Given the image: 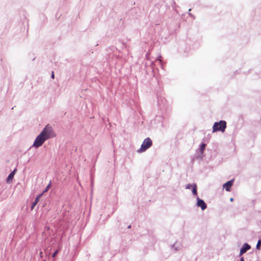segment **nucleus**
Listing matches in <instances>:
<instances>
[{
  "label": "nucleus",
  "mask_w": 261,
  "mask_h": 261,
  "mask_svg": "<svg viewBox=\"0 0 261 261\" xmlns=\"http://www.w3.org/2000/svg\"><path fill=\"white\" fill-rule=\"evenodd\" d=\"M51 77L54 79L55 78V75H54V72H52V73H51Z\"/></svg>",
  "instance_id": "obj_16"
},
{
  "label": "nucleus",
  "mask_w": 261,
  "mask_h": 261,
  "mask_svg": "<svg viewBox=\"0 0 261 261\" xmlns=\"http://www.w3.org/2000/svg\"><path fill=\"white\" fill-rule=\"evenodd\" d=\"M206 145L204 143H201L200 145L199 150L201 153H203L205 148Z\"/></svg>",
  "instance_id": "obj_11"
},
{
  "label": "nucleus",
  "mask_w": 261,
  "mask_h": 261,
  "mask_svg": "<svg viewBox=\"0 0 261 261\" xmlns=\"http://www.w3.org/2000/svg\"><path fill=\"white\" fill-rule=\"evenodd\" d=\"M50 186V183H49V184L46 186L45 191H47L49 189V188Z\"/></svg>",
  "instance_id": "obj_15"
},
{
  "label": "nucleus",
  "mask_w": 261,
  "mask_h": 261,
  "mask_svg": "<svg viewBox=\"0 0 261 261\" xmlns=\"http://www.w3.org/2000/svg\"><path fill=\"white\" fill-rule=\"evenodd\" d=\"M240 261H245L243 257H241Z\"/></svg>",
  "instance_id": "obj_17"
},
{
  "label": "nucleus",
  "mask_w": 261,
  "mask_h": 261,
  "mask_svg": "<svg viewBox=\"0 0 261 261\" xmlns=\"http://www.w3.org/2000/svg\"><path fill=\"white\" fill-rule=\"evenodd\" d=\"M226 128V122L224 120H220L214 123L213 126V132L220 131L224 132Z\"/></svg>",
  "instance_id": "obj_2"
},
{
  "label": "nucleus",
  "mask_w": 261,
  "mask_h": 261,
  "mask_svg": "<svg viewBox=\"0 0 261 261\" xmlns=\"http://www.w3.org/2000/svg\"><path fill=\"white\" fill-rule=\"evenodd\" d=\"M130 227H131V225H129V226H128V228H130Z\"/></svg>",
  "instance_id": "obj_20"
},
{
  "label": "nucleus",
  "mask_w": 261,
  "mask_h": 261,
  "mask_svg": "<svg viewBox=\"0 0 261 261\" xmlns=\"http://www.w3.org/2000/svg\"><path fill=\"white\" fill-rule=\"evenodd\" d=\"M41 196V194L39 195L35 198L34 201L33 202L32 205L31 206V210H33L35 206L38 203Z\"/></svg>",
  "instance_id": "obj_9"
},
{
  "label": "nucleus",
  "mask_w": 261,
  "mask_h": 261,
  "mask_svg": "<svg viewBox=\"0 0 261 261\" xmlns=\"http://www.w3.org/2000/svg\"><path fill=\"white\" fill-rule=\"evenodd\" d=\"M192 192L194 195H197V185L196 184H193V188H192Z\"/></svg>",
  "instance_id": "obj_10"
},
{
  "label": "nucleus",
  "mask_w": 261,
  "mask_h": 261,
  "mask_svg": "<svg viewBox=\"0 0 261 261\" xmlns=\"http://www.w3.org/2000/svg\"><path fill=\"white\" fill-rule=\"evenodd\" d=\"M197 203L196 205L200 207L202 211L205 210L207 207V205L203 199H200L198 196L196 198Z\"/></svg>",
  "instance_id": "obj_4"
},
{
  "label": "nucleus",
  "mask_w": 261,
  "mask_h": 261,
  "mask_svg": "<svg viewBox=\"0 0 261 261\" xmlns=\"http://www.w3.org/2000/svg\"><path fill=\"white\" fill-rule=\"evenodd\" d=\"M161 57H159L158 60L160 62V63H161V60L159 59V58H161Z\"/></svg>",
  "instance_id": "obj_18"
},
{
  "label": "nucleus",
  "mask_w": 261,
  "mask_h": 261,
  "mask_svg": "<svg viewBox=\"0 0 261 261\" xmlns=\"http://www.w3.org/2000/svg\"><path fill=\"white\" fill-rule=\"evenodd\" d=\"M251 248V246L248 243H244L242 247H241L240 251V256H241L244 253L246 252L248 250H249Z\"/></svg>",
  "instance_id": "obj_5"
},
{
  "label": "nucleus",
  "mask_w": 261,
  "mask_h": 261,
  "mask_svg": "<svg viewBox=\"0 0 261 261\" xmlns=\"http://www.w3.org/2000/svg\"><path fill=\"white\" fill-rule=\"evenodd\" d=\"M230 200V201H232L233 200V198H231Z\"/></svg>",
  "instance_id": "obj_19"
},
{
  "label": "nucleus",
  "mask_w": 261,
  "mask_h": 261,
  "mask_svg": "<svg viewBox=\"0 0 261 261\" xmlns=\"http://www.w3.org/2000/svg\"><path fill=\"white\" fill-rule=\"evenodd\" d=\"M55 136V134L53 128L49 125H47L42 129L40 134L36 138L33 146L38 148L41 146L43 143L47 139Z\"/></svg>",
  "instance_id": "obj_1"
},
{
  "label": "nucleus",
  "mask_w": 261,
  "mask_h": 261,
  "mask_svg": "<svg viewBox=\"0 0 261 261\" xmlns=\"http://www.w3.org/2000/svg\"><path fill=\"white\" fill-rule=\"evenodd\" d=\"M172 247L175 251H178L181 249V245L179 244H177L176 242L172 245Z\"/></svg>",
  "instance_id": "obj_8"
},
{
  "label": "nucleus",
  "mask_w": 261,
  "mask_h": 261,
  "mask_svg": "<svg viewBox=\"0 0 261 261\" xmlns=\"http://www.w3.org/2000/svg\"><path fill=\"white\" fill-rule=\"evenodd\" d=\"M152 145V141L151 139L148 137L145 138L143 141L141 145V147L138 150V152L141 153L145 151L147 149L150 148Z\"/></svg>",
  "instance_id": "obj_3"
},
{
  "label": "nucleus",
  "mask_w": 261,
  "mask_h": 261,
  "mask_svg": "<svg viewBox=\"0 0 261 261\" xmlns=\"http://www.w3.org/2000/svg\"><path fill=\"white\" fill-rule=\"evenodd\" d=\"M57 253H58V250H56V251L55 252H54V253L53 254V255H52V257H55L56 256V255H57Z\"/></svg>",
  "instance_id": "obj_14"
},
{
  "label": "nucleus",
  "mask_w": 261,
  "mask_h": 261,
  "mask_svg": "<svg viewBox=\"0 0 261 261\" xmlns=\"http://www.w3.org/2000/svg\"><path fill=\"white\" fill-rule=\"evenodd\" d=\"M233 181L234 179H231L223 185V188L225 189L226 191L229 192L230 191V188L233 185Z\"/></svg>",
  "instance_id": "obj_6"
},
{
  "label": "nucleus",
  "mask_w": 261,
  "mask_h": 261,
  "mask_svg": "<svg viewBox=\"0 0 261 261\" xmlns=\"http://www.w3.org/2000/svg\"><path fill=\"white\" fill-rule=\"evenodd\" d=\"M15 171H16V169H14L12 172H11L9 174V175H8V176L7 178V182L9 183L13 180V178L14 176L15 173Z\"/></svg>",
  "instance_id": "obj_7"
},
{
  "label": "nucleus",
  "mask_w": 261,
  "mask_h": 261,
  "mask_svg": "<svg viewBox=\"0 0 261 261\" xmlns=\"http://www.w3.org/2000/svg\"><path fill=\"white\" fill-rule=\"evenodd\" d=\"M261 245V239L258 240L256 246V248L257 249H260V245Z\"/></svg>",
  "instance_id": "obj_12"
},
{
  "label": "nucleus",
  "mask_w": 261,
  "mask_h": 261,
  "mask_svg": "<svg viewBox=\"0 0 261 261\" xmlns=\"http://www.w3.org/2000/svg\"><path fill=\"white\" fill-rule=\"evenodd\" d=\"M193 188V185L191 184H188L186 185V189H190L191 188Z\"/></svg>",
  "instance_id": "obj_13"
}]
</instances>
